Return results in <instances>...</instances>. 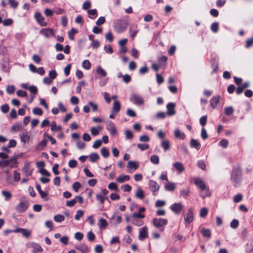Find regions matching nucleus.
I'll use <instances>...</instances> for the list:
<instances>
[{
	"mask_svg": "<svg viewBox=\"0 0 253 253\" xmlns=\"http://www.w3.org/2000/svg\"><path fill=\"white\" fill-rule=\"evenodd\" d=\"M242 178L241 168L239 166L234 167L231 173V180L234 187H237Z\"/></svg>",
	"mask_w": 253,
	"mask_h": 253,
	"instance_id": "nucleus-1",
	"label": "nucleus"
},
{
	"mask_svg": "<svg viewBox=\"0 0 253 253\" xmlns=\"http://www.w3.org/2000/svg\"><path fill=\"white\" fill-rule=\"evenodd\" d=\"M29 202L25 197L20 199V203L18 204L15 209L19 213L24 212L28 208Z\"/></svg>",
	"mask_w": 253,
	"mask_h": 253,
	"instance_id": "nucleus-2",
	"label": "nucleus"
},
{
	"mask_svg": "<svg viewBox=\"0 0 253 253\" xmlns=\"http://www.w3.org/2000/svg\"><path fill=\"white\" fill-rule=\"evenodd\" d=\"M127 26V23L126 21L118 20L115 23L114 28L117 33H121L126 30Z\"/></svg>",
	"mask_w": 253,
	"mask_h": 253,
	"instance_id": "nucleus-3",
	"label": "nucleus"
},
{
	"mask_svg": "<svg viewBox=\"0 0 253 253\" xmlns=\"http://www.w3.org/2000/svg\"><path fill=\"white\" fill-rule=\"evenodd\" d=\"M152 223L156 228H161L164 227L168 224V220L161 218H154L152 220Z\"/></svg>",
	"mask_w": 253,
	"mask_h": 253,
	"instance_id": "nucleus-4",
	"label": "nucleus"
},
{
	"mask_svg": "<svg viewBox=\"0 0 253 253\" xmlns=\"http://www.w3.org/2000/svg\"><path fill=\"white\" fill-rule=\"evenodd\" d=\"M130 101L132 102L134 104L137 105H141L144 104V100L142 96L139 94H132L130 99Z\"/></svg>",
	"mask_w": 253,
	"mask_h": 253,
	"instance_id": "nucleus-5",
	"label": "nucleus"
},
{
	"mask_svg": "<svg viewBox=\"0 0 253 253\" xmlns=\"http://www.w3.org/2000/svg\"><path fill=\"white\" fill-rule=\"evenodd\" d=\"M35 18L36 19L37 22L41 26H45L47 25V23L46 22L44 21V18L41 15L40 12H36L35 13Z\"/></svg>",
	"mask_w": 253,
	"mask_h": 253,
	"instance_id": "nucleus-6",
	"label": "nucleus"
},
{
	"mask_svg": "<svg viewBox=\"0 0 253 253\" xmlns=\"http://www.w3.org/2000/svg\"><path fill=\"white\" fill-rule=\"evenodd\" d=\"M195 185L198 186L202 191L207 189V186L205 183L200 178H195L194 179Z\"/></svg>",
	"mask_w": 253,
	"mask_h": 253,
	"instance_id": "nucleus-7",
	"label": "nucleus"
},
{
	"mask_svg": "<svg viewBox=\"0 0 253 253\" xmlns=\"http://www.w3.org/2000/svg\"><path fill=\"white\" fill-rule=\"evenodd\" d=\"M40 33L46 38H48L51 36H54L53 30L52 29H43L40 31Z\"/></svg>",
	"mask_w": 253,
	"mask_h": 253,
	"instance_id": "nucleus-8",
	"label": "nucleus"
},
{
	"mask_svg": "<svg viewBox=\"0 0 253 253\" xmlns=\"http://www.w3.org/2000/svg\"><path fill=\"white\" fill-rule=\"evenodd\" d=\"M175 107V105L174 103L170 102L167 105V114L169 116H171L175 114L176 112L174 110V108Z\"/></svg>",
	"mask_w": 253,
	"mask_h": 253,
	"instance_id": "nucleus-9",
	"label": "nucleus"
},
{
	"mask_svg": "<svg viewBox=\"0 0 253 253\" xmlns=\"http://www.w3.org/2000/svg\"><path fill=\"white\" fill-rule=\"evenodd\" d=\"M148 237V228L146 226L142 227L139 230L138 236L139 240L142 241Z\"/></svg>",
	"mask_w": 253,
	"mask_h": 253,
	"instance_id": "nucleus-10",
	"label": "nucleus"
},
{
	"mask_svg": "<svg viewBox=\"0 0 253 253\" xmlns=\"http://www.w3.org/2000/svg\"><path fill=\"white\" fill-rule=\"evenodd\" d=\"M14 233H21L22 235L27 238H29L31 234V232L30 230L24 228H18L14 229Z\"/></svg>",
	"mask_w": 253,
	"mask_h": 253,
	"instance_id": "nucleus-11",
	"label": "nucleus"
},
{
	"mask_svg": "<svg viewBox=\"0 0 253 253\" xmlns=\"http://www.w3.org/2000/svg\"><path fill=\"white\" fill-rule=\"evenodd\" d=\"M170 208L174 213L178 214L182 210L183 207L180 203H174L170 206Z\"/></svg>",
	"mask_w": 253,
	"mask_h": 253,
	"instance_id": "nucleus-12",
	"label": "nucleus"
},
{
	"mask_svg": "<svg viewBox=\"0 0 253 253\" xmlns=\"http://www.w3.org/2000/svg\"><path fill=\"white\" fill-rule=\"evenodd\" d=\"M29 245L30 247H31L33 249V253H37L38 252H42L43 250L42 247L39 244L34 242H31L30 243Z\"/></svg>",
	"mask_w": 253,
	"mask_h": 253,
	"instance_id": "nucleus-13",
	"label": "nucleus"
},
{
	"mask_svg": "<svg viewBox=\"0 0 253 253\" xmlns=\"http://www.w3.org/2000/svg\"><path fill=\"white\" fill-rule=\"evenodd\" d=\"M184 216L185 221L188 223L193 220V213L191 208L188 209L187 213Z\"/></svg>",
	"mask_w": 253,
	"mask_h": 253,
	"instance_id": "nucleus-14",
	"label": "nucleus"
},
{
	"mask_svg": "<svg viewBox=\"0 0 253 253\" xmlns=\"http://www.w3.org/2000/svg\"><path fill=\"white\" fill-rule=\"evenodd\" d=\"M150 189L153 192L154 195H156V192L159 189V185L157 183L153 180H151L149 182Z\"/></svg>",
	"mask_w": 253,
	"mask_h": 253,
	"instance_id": "nucleus-15",
	"label": "nucleus"
},
{
	"mask_svg": "<svg viewBox=\"0 0 253 253\" xmlns=\"http://www.w3.org/2000/svg\"><path fill=\"white\" fill-rule=\"evenodd\" d=\"M220 96L219 95H215L213 96L210 100V104L213 109L216 107L217 104L219 103Z\"/></svg>",
	"mask_w": 253,
	"mask_h": 253,
	"instance_id": "nucleus-16",
	"label": "nucleus"
},
{
	"mask_svg": "<svg viewBox=\"0 0 253 253\" xmlns=\"http://www.w3.org/2000/svg\"><path fill=\"white\" fill-rule=\"evenodd\" d=\"M107 129L110 131L111 134L115 135L117 133V130L115 126L112 122H109L106 126Z\"/></svg>",
	"mask_w": 253,
	"mask_h": 253,
	"instance_id": "nucleus-17",
	"label": "nucleus"
},
{
	"mask_svg": "<svg viewBox=\"0 0 253 253\" xmlns=\"http://www.w3.org/2000/svg\"><path fill=\"white\" fill-rule=\"evenodd\" d=\"M75 249L82 253H86L89 251L88 247L84 244L76 246Z\"/></svg>",
	"mask_w": 253,
	"mask_h": 253,
	"instance_id": "nucleus-18",
	"label": "nucleus"
},
{
	"mask_svg": "<svg viewBox=\"0 0 253 253\" xmlns=\"http://www.w3.org/2000/svg\"><path fill=\"white\" fill-rule=\"evenodd\" d=\"M173 166L178 171L179 173H181L185 169L183 164L180 162L174 163Z\"/></svg>",
	"mask_w": 253,
	"mask_h": 253,
	"instance_id": "nucleus-19",
	"label": "nucleus"
},
{
	"mask_svg": "<svg viewBox=\"0 0 253 253\" xmlns=\"http://www.w3.org/2000/svg\"><path fill=\"white\" fill-rule=\"evenodd\" d=\"M121 109V105L120 102L116 100L113 104V109L112 110V113L113 114H116L118 113Z\"/></svg>",
	"mask_w": 253,
	"mask_h": 253,
	"instance_id": "nucleus-20",
	"label": "nucleus"
},
{
	"mask_svg": "<svg viewBox=\"0 0 253 253\" xmlns=\"http://www.w3.org/2000/svg\"><path fill=\"white\" fill-rule=\"evenodd\" d=\"M190 145L192 148H195L197 150H199L201 148V144L198 142V141L195 139H191Z\"/></svg>",
	"mask_w": 253,
	"mask_h": 253,
	"instance_id": "nucleus-21",
	"label": "nucleus"
},
{
	"mask_svg": "<svg viewBox=\"0 0 253 253\" xmlns=\"http://www.w3.org/2000/svg\"><path fill=\"white\" fill-rule=\"evenodd\" d=\"M161 146L165 151H167L170 149V142L168 140H163L161 142Z\"/></svg>",
	"mask_w": 253,
	"mask_h": 253,
	"instance_id": "nucleus-22",
	"label": "nucleus"
},
{
	"mask_svg": "<svg viewBox=\"0 0 253 253\" xmlns=\"http://www.w3.org/2000/svg\"><path fill=\"white\" fill-rule=\"evenodd\" d=\"M129 179L130 176L128 175H120L116 178V181L119 183H123Z\"/></svg>",
	"mask_w": 253,
	"mask_h": 253,
	"instance_id": "nucleus-23",
	"label": "nucleus"
},
{
	"mask_svg": "<svg viewBox=\"0 0 253 253\" xmlns=\"http://www.w3.org/2000/svg\"><path fill=\"white\" fill-rule=\"evenodd\" d=\"M135 196L139 199H143L144 198V192L140 187L137 188L135 193Z\"/></svg>",
	"mask_w": 253,
	"mask_h": 253,
	"instance_id": "nucleus-24",
	"label": "nucleus"
},
{
	"mask_svg": "<svg viewBox=\"0 0 253 253\" xmlns=\"http://www.w3.org/2000/svg\"><path fill=\"white\" fill-rule=\"evenodd\" d=\"M174 136L177 138L184 139L185 138V135L184 133L181 132L179 129H176L174 132Z\"/></svg>",
	"mask_w": 253,
	"mask_h": 253,
	"instance_id": "nucleus-25",
	"label": "nucleus"
},
{
	"mask_svg": "<svg viewBox=\"0 0 253 253\" xmlns=\"http://www.w3.org/2000/svg\"><path fill=\"white\" fill-rule=\"evenodd\" d=\"M21 141L25 143L27 142H28L30 136L27 134V132H23L22 134H20Z\"/></svg>",
	"mask_w": 253,
	"mask_h": 253,
	"instance_id": "nucleus-26",
	"label": "nucleus"
},
{
	"mask_svg": "<svg viewBox=\"0 0 253 253\" xmlns=\"http://www.w3.org/2000/svg\"><path fill=\"white\" fill-rule=\"evenodd\" d=\"M165 188L167 191H172L175 188V185L174 183L169 182L165 185Z\"/></svg>",
	"mask_w": 253,
	"mask_h": 253,
	"instance_id": "nucleus-27",
	"label": "nucleus"
},
{
	"mask_svg": "<svg viewBox=\"0 0 253 253\" xmlns=\"http://www.w3.org/2000/svg\"><path fill=\"white\" fill-rule=\"evenodd\" d=\"M201 233L204 237L210 238L211 236V230L209 229L202 228Z\"/></svg>",
	"mask_w": 253,
	"mask_h": 253,
	"instance_id": "nucleus-28",
	"label": "nucleus"
},
{
	"mask_svg": "<svg viewBox=\"0 0 253 253\" xmlns=\"http://www.w3.org/2000/svg\"><path fill=\"white\" fill-rule=\"evenodd\" d=\"M87 13L88 14V17L89 18L94 19L97 16V10L96 9L88 10Z\"/></svg>",
	"mask_w": 253,
	"mask_h": 253,
	"instance_id": "nucleus-29",
	"label": "nucleus"
},
{
	"mask_svg": "<svg viewBox=\"0 0 253 253\" xmlns=\"http://www.w3.org/2000/svg\"><path fill=\"white\" fill-rule=\"evenodd\" d=\"M89 158L90 161L91 162H92V163H94L96 160L99 159V155H98V154L97 153H91L89 155Z\"/></svg>",
	"mask_w": 253,
	"mask_h": 253,
	"instance_id": "nucleus-30",
	"label": "nucleus"
},
{
	"mask_svg": "<svg viewBox=\"0 0 253 253\" xmlns=\"http://www.w3.org/2000/svg\"><path fill=\"white\" fill-rule=\"evenodd\" d=\"M62 127L60 126H57L56 123L55 121H52L51 124V130L53 131H56L61 130Z\"/></svg>",
	"mask_w": 253,
	"mask_h": 253,
	"instance_id": "nucleus-31",
	"label": "nucleus"
},
{
	"mask_svg": "<svg viewBox=\"0 0 253 253\" xmlns=\"http://www.w3.org/2000/svg\"><path fill=\"white\" fill-rule=\"evenodd\" d=\"M96 73L103 77H106L107 75L106 72L100 66L97 67Z\"/></svg>",
	"mask_w": 253,
	"mask_h": 253,
	"instance_id": "nucleus-32",
	"label": "nucleus"
},
{
	"mask_svg": "<svg viewBox=\"0 0 253 253\" xmlns=\"http://www.w3.org/2000/svg\"><path fill=\"white\" fill-rule=\"evenodd\" d=\"M96 198L97 200L99 201L100 203L103 205L104 203L105 200H108V197L106 196H104L101 194H97L96 196Z\"/></svg>",
	"mask_w": 253,
	"mask_h": 253,
	"instance_id": "nucleus-33",
	"label": "nucleus"
},
{
	"mask_svg": "<svg viewBox=\"0 0 253 253\" xmlns=\"http://www.w3.org/2000/svg\"><path fill=\"white\" fill-rule=\"evenodd\" d=\"M127 167L129 169H136L138 168V165L135 162L129 161L127 163Z\"/></svg>",
	"mask_w": 253,
	"mask_h": 253,
	"instance_id": "nucleus-34",
	"label": "nucleus"
},
{
	"mask_svg": "<svg viewBox=\"0 0 253 253\" xmlns=\"http://www.w3.org/2000/svg\"><path fill=\"white\" fill-rule=\"evenodd\" d=\"M102 156L104 158H108L109 156L110 153L108 149L106 147H103L101 148L100 151Z\"/></svg>",
	"mask_w": 253,
	"mask_h": 253,
	"instance_id": "nucleus-35",
	"label": "nucleus"
},
{
	"mask_svg": "<svg viewBox=\"0 0 253 253\" xmlns=\"http://www.w3.org/2000/svg\"><path fill=\"white\" fill-rule=\"evenodd\" d=\"M101 129L100 126H98L97 128L92 127L90 128V132L93 136H96L98 134L99 130Z\"/></svg>",
	"mask_w": 253,
	"mask_h": 253,
	"instance_id": "nucleus-36",
	"label": "nucleus"
},
{
	"mask_svg": "<svg viewBox=\"0 0 253 253\" xmlns=\"http://www.w3.org/2000/svg\"><path fill=\"white\" fill-rule=\"evenodd\" d=\"M82 66L86 70H89L91 68V63L88 60H84L83 61Z\"/></svg>",
	"mask_w": 253,
	"mask_h": 253,
	"instance_id": "nucleus-37",
	"label": "nucleus"
},
{
	"mask_svg": "<svg viewBox=\"0 0 253 253\" xmlns=\"http://www.w3.org/2000/svg\"><path fill=\"white\" fill-rule=\"evenodd\" d=\"M24 172L27 176L31 175L32 173V170L30 169L29 165H26L23 169Z\"/></svg>",
	"mask_w": 253,
	"mask_h": 253,
	"instance_id": "nucleus-38",
	"label": "nucleus"
},
{
	"mask_svg": "<svg viewBox=\"0 0 253 253\" xmlns=\"http://www.w3.org/2000/svg\"><path fill=\"white\" fill-rule=\"evenodd\" d=\"M150 161L155 165H158L159 163V158L157 155H152L150 157Z\"/></svg>",
	"mask_w": 253,
	"mask_h": 253,
	"instance_id": "nucleus-39",
	"label": "nucleus"
},
{
	"mask_svg": "<svg viewBox=\"0 0 253 253\" xmlns=\"http://www.w3.org/2000/svg\"><path fill=\"white\" fill-rule=\"evenodd\" d=\"M78 32L77 30L74 28H72L68 32V36L70 40H73L74 39V35Z\"/></svg>",
	"mask_w": 253,
	"mask_h": 253,
	"instance_id": "nucleus-40",
	"label": "nucleus"
},
{
	"mask_svg": "<svg viewBox=\"0 0 253 253\" xmlns=\"http://www.w3.org/2000/svg\"><path fill=\"white\" fill-rule=\"evenodd\" d=\"M180 195L183 197V198H187L190 193V190L188 188H187L186 189H183L181 191H180Z\"/></svg>",
	"mask_w": 253,
	"mask_h": 253,
	"instance_id": "nucleus-41",
	"label": "nucleus"
},
{
	"mask_svg": "<svg viewBox=\"0 0 253 253\" xmlns=\"http://www.w3.org/2000/svg\"><path fill=\"white\" fill-rule=\"evenodd\" d=\"M54 219L57 222H61L64 220L65 217L63 215L57 214L54 216Z\"/></svg>",
	"mask_w": 253,
	"mask_h": 253,
	"instance_id": "nucleus-42",
	"label": "nucleus"
},
{
	"mask_svg": "<svg viewBox=\"0 0 253 253\" xmlns=\"http://www.w3.org/2000/svg\"><path fill=\"white\" fill-rule=\"evenodd\" d=\"M105 39L107 41H109V42H113L114 40V37L111 31H109L106 34Z\"/></svg>",
	"mask_w": 253,
	"mask_h": 253,
	"instance_id": "nucleus-43",
	"label": "nucleus"
},
{
	"mask_svg": "<svg viewBox=\"0 0 253 253\" xmlns=\"http://www.w3.org/2000/svg\"><path fill=\"white\" fill-rule=\"evenodd\" d=\"M33 113L35 115L41 116L43 114V111L41 108L39 107H35L33 109Z\"/></svg>",
	"mask_w": 253,
	"mask_h": 253,
	"instance_id": "nucleus-44",
	"label": "nucleus"
},
{
	"mask_svg": "<svg viewBox=\"0 0 253 253\" xmlns=\"http://www.w3.org/2000/svg\"><path fill=\"white\" fill-rule=\"evenodd\" d=\"M108 225L107 221L106 219L101 218L99 220V227L100 228H104Z\"/></svg>",
	"mask_w": 253,
	"mask_h": 253,
	"instance_id": "nucleus-45",
	"label": "nucleus"
},
{
	"mask_svg": "<svg viewBox=\"0 0 253 253\" xmlns=\"http://www.w3.org/2000/svg\"><path fill=\"white\" fill-rule=\"evenodd\" d=\"M243 199V195L241 194H238L236 195L233 198V201L234 203H239Z\"/></svg>",
	"mask_w": 253,
	"mask_h": 253,
	"instance_id": "nucleus-46",
	"label": "nucleus"
},
{
	"mask_svg": "<svg viewBox=\"0 0 253 253\" xmlns=\"http://www.w3.org/2000/svg\"><path fill=\"white\" fill-rule=\"evenodd\" d=\"M233 111L232 107H226L224 109V113L227 116H230L233 113Z\"/></svg>",
	"mask_w": 253,
	"mask_h": 253,
	"instance_id": "nucleus-47",
	"label": "nucleus"
},
{
	"mask_svg": "<svg viewBox=\"0 0 253 253\" xmlns=\"http://www.w3.org/2000/svg\"><path fill=\"white\" fill-rule=\"evenodd\" d=\"M108 188L111 190L118 191V186L116 183L114 182H111L108 186Z\"/></svg>",
	"mask_w": 253,
	"mask_h": 253,
	"instance_id": "nucleus-48",
	"label": "nucleus"
},
{
	"mask_svg": "<svg viewBox=\"0 0 253 253\" xmlns=\"http://www.w3.org/2000/svg\"><path fill=\"white\" fill-rule=\"evenodd\" d=\"M137 147L141 151H144L149 148V145L148 144H138Z\"/></svg>",
	"mask_w": 253,
	"mask_h": 253,
	"instance_id": "nucleus-49",
	"label": "nucleus"
},
{
	"mask_svg": "<svg viewBox=\"0 0 253 253\" xmlns=\"http://www.w3.org/2000/svg\"><path fill=\"white\" fill-rule=\"evenodd\" d=\"M2 195L5 197L6 200H9L12 197L11 194L9 192L5 190L2 191Z\"/></svg>",
	"mask_w": 253,
	"mask_h": 253,
	"instance_id": "nucleus-50",
	"label": "nucleus"
},
{
	"mask_svg": "<svg viewBox=\"0 0 253 253\" xmlns=\"http://www.w3.org/2000/svg\"><path fill=\"white\" fill-rule=\"evenodd\" d=\"M239 221L237 219H233L231 221L230 223V227L233 229H236L239 226Z\"/></svg>",
	"mask_w": 253,
	"mask_h": 253,
	"instance_id": "nucleus-51",
	"label": "nucleus"
},
{
	"mask_svg": "<svg viewBox=\"0 0 253 253\" xmlns=\"http://www.w3.org/2000/svg\"><path fill=\"white\" fill-rule=\"evenodd\" d=\"M126 138L127 139H131L133 137L132 132L128 129L125 131Z\"/></svg>",
	"mask_w": 253,
	"mask_h": 253,
	"instance_id": "nucleus-52",
	"label": "nucleus"
},
{
	"mask_svg": "<svg viewBox=\"0 0 253 253\" xmlns=\"http://www.w3.org/2000/svg\"><path fill=\"white\" fill-rule=\"evenodd\" d=\"M211 30L214 33H216L218 30V23L214 22L211 25Z\"/></svg>",
	"mask_w": 253,
	"mask_h": 253,
	"instance_id": "nucleus-53",
	"label": "nucleus"
},
{
	"mask_svg": "<svg viewBox=\"0 0 253 253\" xmlns=\"http://www.w3.org/2000/svg\"><path fill=\"white\" fill-rule=\"evenodd\" d=\"M87 239L89 241L92 242L94 240L95 238V236L94 234L91 231H90L87 233Z\"/></svg>",
	"mask_w": 253,
	"mask_h": 253,
	"instance_id": "nucleus-54",
	"label": "nucleus"
},
{
	"mask_svg": "<svg viewBox=\"0 0 253 253\" xmlns=\"http://www.w3.org/2000/svg\"><path fill=\"white\" fill-rule=\"evenodd\" d=\"M84 215V211L82 210H78L77 211V213L76 214L75 216V219L76 220H79L81 217H82Z\"/></svg>",
	"mask_w": 253,
	"mask_h": 253,
	"instance_id": "nucleus-55",
	"label": "nucleus"
},
{
	"mask_svg": "<svg viewBox=\"0 0 253 253\" xmlns=\"http://www.w3.org/2000/svg\"><path fill=\"white\" fill-rule=\"evenodd\" d=\"M8 1L10 6L13 8L16 9L18 5V2L17 1L15 0H8Z\"/></svg>",
	"mask_w": 253,
	"mask_h": 253,
	"instance_id": "nucleus-56",
	"label": "nucleus"
},
{
	"mask_svg": "<svg viewBox=\"0 0 253 253\" xmlns=\"http://www.w3.org/2000/svg\"><path fill=\"white\" fill-rule=\"evenodd\" d=\"M11 131L18 132L21 130V126L19 124H15L13 125L11 128Z\"/></svg>",
	"mask_w": 253,
	"mask_h": 253,
	"instance_id": "nucleus-57",
	"label": "nucleus"
},
{
	"mask_svg": "<svg viewBox=\"0 0 253 253\" xmlns=\"http://www.w3.org/2000/svg\"><path fill=\"white\" fill-rule=\"evenodd\" d=\"M81 185L79 182H75L73 183L72 187L74 191L76 192H78L79 189L81 188Z\"/></svg>",
	"mask_w": 253,
	"mask_h": 253,
	"instance_id": "nucleus-58",
	"label": "nucleus"
},
{
	"mask_svg": "<svg viewBox=\"0 0 253 253\" xmlns=\"http://www.w3.org/2000/svg\"><path fill=\"white\" fill-rule=\"evenodd\" d=\"M0 109H1V112H3V113L5 114V113H7L9 111V106L8 105V104H5L3 105H1Z\"/></svg>",
	"mask_w": 253,
	"mask_h": 253,
	"instance_id": "nucleus-59",
	"label": "nucleus"
},
{
	"mask_svg": "<svg viewBox=\"0 0 253 253\" xmlns=\"http://www.w3.org/2000/svg\"><path fill=\"white\" fill-rule=\"evenodd\" d=\"M207 117L206 115L202 116L200 119V125L204 126L207 124Z\"/></svg>",
	"mask_w": 253,
	"mask_h": 253,
	"instance_id": "nucleus-60",
	"label": "nucleus"
},
{
	"mask_svg": "<svg viewBox=\"0 0 253 253\" xmlns=\"http://www.w3.org/2000/svg\"><path fill=\"white\" fill-rule=\"evenodd\" d=\"M105 22V18L103 16L100 17L97 21L96 22V24L97 26H100L103 24Z\"/></svg>",
	"mask_w": 253,
	"mask_h": 253,
	"instance_id": "nucleus-61",
	"label": "nucleus"
},
{
	"mask_svg": "<svg viewBox=\"0 0 253 253\" xmlns=\"http://www.w3.org/2000/svg\"><path fill=\"white\" fill-rule=\"evenodd\" d=\"M208 211L206 208H203L200 212V216L202 217H205L208 214Z\"/></svg>",
	"mask_w": 253,
	"mask_h": 253,
	"instance_id": "nucleus-62",
	"label": "nucleus"
},
{
	"mask_svg": "<svg viewBox=\"0 0 253 253\" xmlns=\"http://www.w3.org/2000/svg\"><path fill=\"white\" fill-rule=\"evenodd\" d=\"M91 4L89 1H85L83 4V9L84 10H87L91 7Z\"/></svg>",
	"mask_w": 253,
	"mask_h": 253,
	"instance_id": "nucleus-63",
	"label": "nucleus"
},
{
	"mask_svg": "<svg viewBox=\"0 0 253 253\" xmlns=\"http://www.w3.org/2000/svg\"><path fill=\"white\" fill-rule=\"evenodd\" d=\"M94 251L96 253H102L103 251V247L100 245H97L94 248Z\"/></svg>",
	"mask_w": 253,
	"mask_h": 253,
	"instance_id": "nucleus-64",
	"label": "nucleus"
}]
</instances>
